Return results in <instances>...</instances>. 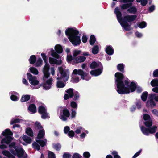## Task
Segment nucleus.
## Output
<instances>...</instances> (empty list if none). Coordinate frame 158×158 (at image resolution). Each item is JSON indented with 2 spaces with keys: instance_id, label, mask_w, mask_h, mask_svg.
I'll list each match as a JSON object with an SVG mask.
<instances>
[{
  "instance_id": "c03bdc74",
  "label": "nucleus",
  "mask_w": 158,
  "mask_h": 158,
  "mask_svg": "<svg viewBox=\"0 0 158 158\" xmlns=\"http://www.w3.org/2000/svg\"><path fill=\"white\" fill-rule=\"evenodd\" d=\"M35 127L36 129H40L43 128L42 127L41 125V124L40 123L38 122H36L35 124Z\"/></svg>"
},
{
  "instance_id": "6e6552de",
  "label": "nucleus",
  "mask_w": 158,
  "mask_h": 158,
  "mask_svg": "<svg viewBox=\"0 0 158 158\" xmlns=\"http://www.w3.org/2000/svg\"><path fill=\"white\" fill-rule=\"evenodd\" d=\"M114 13L116 15L118 20L124 29L126 31L130 30L131 29L130 26L127 22L123 21L122 20V14L118 7H116L115 9Z\"/></svg>"
},
{
  "instance_id": "052dcab7",
  "label": "nucleus",
  "mask_w": 158,
  "mask_h": 158,
  "mask_svg": "<svg viewBox=\"0 0 158 158\" xmlns=\"http://www.w3.org/2000/svg\"><path fill=\"white\" fill-rule=\"evenodd\" d=\"M88 38L86 36L83 35L82 38V41L83 43H86L87 40Z\"/></svg>"
},
{
  "instance_id": "f704fd0d",
  "label": "nucleus",
  "mask_w": 158,
  "mask_h": 158,
  "mask_svg": "<svg viewBox=\"0 0 158 158\" xmlns=\"http://www.w3.org/2000/svg\"><path fill=\"white\" fill-rule=\"evenodd\" d=\"M65 86V84L58 80L57 82L56 86L58 88H62Z\"/></svg>"
},
{
  "instance_id": "0eeeda50",
  "label": "nucleus",
  "mask_w": 158,
  "mask_h": 158,
  "mask_svg": "<svg viewBox=\"0 0 158 158\" xmlns=\"http://www.w3.org/2000/svg\"><path fill=\"white\" fill-rule=\"evenodd\" d=\"M58 70L57 79H62L65 81H67L69 79V74L68 69H66L64 66H62L59 67L58 68Z\"/></svg>"
},
{
  "instance_id": "603ef678",
  "label": "nucleus",
  "mask_w": 158,
  "mask_h": 158,
  "mask_svg": "<svg viewBox=\"0 0 158 158\" xmlns=\"http://www.w3.org/2000/svg\"><path fill=\"white\" fill-rule=\"evenodd\" d=\"M71 106L74 108H77V103L74 101H72L70 103Z\"/></svg>"
},
{
  "instance_id": "7ed1b4c3",
  "label": "nucleus",
  "mask_w": 158,
  "mask_h": 158,
  "mask_svg": "<svg viewBox=\"0 0 158 158\" xmlns=\"http://www.w3.org/2000/svg\"><path fill=\"white\" fill-rule=\"evenodd\" d=\"M55 50L52 48L51 49L50 52H49L51 56L55 59L52 57H49V62L50 64H60L62 62V60L57 59H60V56L58 54L61 53L63 51L62 47L60 44L56 45L54 47Z\"/></svg>"
},
{
  "instance_id": "69168bd1",
  "label": "nucleus",
  "mask_w": 158,
  "mask_h": 158,
  "mask_svg": "<svg viewBox=\"0 0 158 158\" xmlns=\"http://www.w3.org/2000/svg\"><path fill=\"white\" fill-rule=\"evenodd\" d=\"M50 72L52 75H54L55 74V69L54 67H51L50 69Z\"/></svg>"
},
{
  "instance_id": "37998d69",
  "label": "nucleus",
  "mask_w": 158,
  "mask_h": 158,
  "mask_svg": "<svg viewBox=\"0 0 158 158\" xmlns=\"http://www.w3.org/2000/svg\"><path fill=\"white\" fill-rule=\"evenodd\" d=\"M84 132H82L80 135V137L81 139H84L86 136V134H88L89 131L88 130H85L83 131Z\"/></svg>"
},
{
  "instance_id": "473e14b6",
  "label": "nucleus",
  "mask_w": 158,
  "mask_h": 158,
  "mask_svg": "<svg viewBox=\"0 0 158 158\" xmlns=\"http://www.w3.org/2000/svg\"><path fill=\"white\" fill-rule=\"evenodd\" d=\"M36 57L34 55H32L30 57L29 60L30 63L31 64H34L36 61Z\"/></svg>"
},
{
  "instance_id": "6e6d98bb",
  "label": "nucleus",
  "mask_w": 158,
  "mask_h": 158,
  "mask_svg": "<svg viewBox=\"0 0 158 158\" xmlns=\"http://www.w3.org/2000/svg\"><path fill=\"white\" fill-rule=\"evenodd\" d=\"M68 133V136L71 138H73L74 137L75 135L74 132L73 130L69 131Z\"/></svg>"
},
{
  "instance_id": "bf43d9fd",
  "label": "nucleus",
  "mask_w": 158,
  "mask_h": 158,
  "mask_svg": "<svg viewBox=\"0 0 158 158\" xmlns=\"http://www.w3.org/2000/svg\"><path fill=\"white\" fill-rule=\"evenodd\" d=\"M71 155L69 153H65L64 154L63 157V158H69L71 157Z\"/></svg>"
},
{
  "instance_id": "9d476101",
  "label": "nucleus",
  "mask_w": 158,
  "mask_h": 158,
  "mask_svg": "<svg viewBox=\"0 0 158 158\" xmlns=\"http://www.w3.org/2000/svg\"><path fill=\"white\" fill-rule=\"evenodd\" d=\"M140 129L144 135H148L150 133L152 134L155 133L156 131L157 127L154 126L151 128H146L143 126H141L140 127Z\"/></svg>"
},
{
  "instance_id": "4468645a",
  "label": "nucleus",
  "mask_w": 158,
  "mask_h": 158,
  "mask_svg": "<svg viewBox=\"0 0 158 158\" xmlns=\"http://www.w3.org/2000/svg\"><path fill=\"white\" fill-rule=\"evenodd\" d=\"M27 75L29 82L31 85L36 86L39 84V81L36 77L33 76L30 73H27Z\"/></svg>"
},
{
  "instance_id": "2eb2a0df",
  "label": "nucleus",
  "mask_w": 158,
  "mask_h": 158,
  "mask_svg": "<svg viewBox=\"0 0 158 158\" xmlns=\"http://www.w3.org/2000/svg\"><path fill=\"white\" fill-rule=\"evenodd\" d=\"M153 95H149L148 99L146 103V106L147 107L152 108L156 106V103L152 98Z\"/></svg>"
},
{
  "instance_id": "79ce46f5",
  "label": "nucleus",
  "mask_w": 158,
  "mask_h": 158,
  "mask_svg": "<svg viewBox=\"0 0 158 158\" xmlns=\"http://www.w3.org/2000/svg\"><path fill=\"white\" fill-rule=\"evenodd\" d=\"M124 65L123 64H119L117 66L118 69L122 72H124Z\"/></svg>"
},
{
  "instance_id": "3c124183",
  "label": "nucleus",
  "mask_w": 158,
  "mask_h": 158,
  "mask_svg": "<svg viewBox=\"0 0 158 158\" xmlns=\"http://www.w3.org/2000/svg\"><path fill=\"white\" fill-rule=\"evenodd\" d=\"M111 154L114 156V158H120V156L118 155V152L116 151L113 152Z\"/></svg>"
},
{
  "instance_id": "423d86ee",
  "label": "nucleus",
  "mask_w": 158,
  "mask_h": 158,
  "mask_svg": "<svg viewBox=\"0 0 158 158\" xmlns=\"http://www.w3.org/2000/svg\"><path fill=\"white\" fill-rule=\"evenodd\" d=\"M2 135L4 136V138L1 141L0 148L3 149L7 148V146L4 143L8 145L13 140L12 137L13 133L9 129H6L2 133Z\"/></svg>"
},
{
  "instance_id": "393cba45",
  "label": "nucleus",
  "mask_w": 158,
  "mask_h": 158,
  "mask_svg": "<svg viewBox=\"0 0 158 158\" xmlns=\"http://www.w3.org/2000/svg\"><path fill=\"white\" fill-rule=\"evenodd\" d=\"M38 112L40 114H43L47 112V109L45 106L44 105L40 106L38 108Z\"/></svg>"
},
{
  "instance_id": "cd10ccee",
  "label": "nucleus",
  "mask_w": 158,
  "mask_h": 158,
  "mask_svg": "<svg viewBox=\"0 0 158 158\" xmlns=\"http://www.w3.org/2000/svg\"><path fill=\"white\" fill-rule=\"evenodd\" d=\"M127 11L131 14H135L137 12V9L135 6L129 7L127 10Z\"/></svg>"
},
{
  "instance_id": "e433bc0d",
  "label": "nucleus",
  "mask_w": 158,
  "mask_h": 158,
  "mask_svg": "<svg viewBox=\"0 0 158 158\" xmlns=\"http://www.w3.org/2000/svg\"><path fill=\"white\" fill-rule=\"evenodd\" d=\"M72 56L71 55H68L67 57V60L68 62L70 63H72L73 64H74L75 63L73 62V60Z\"/></svg>"
},
{
  "instance_id": "4d7b16f0",
  "label": "nucleus",
  "mask_w": 158,
  "mask_h": 158,
  "mask_svg": "<svg viewBox=\"0 0 158 158\" xmlns=\"http://www.w3.org/2000/svg\"><path fill=\"white\" fill-rule=\"evenodd\" d=\"M70 130V128L68 126H66L64 128V131L65 134H67L68 133Z\"/></svg>"
},
{
  "instance_id": "58836bf2",
  "label": "nucleus",
  "mask_w": 158,
  "mask_h": 158,
  "mask_svg": "<svg viewBox=\"0 0 158 158\" xmlns=\"http://www.w3.org/2000/svg\"><path fill=\"white\" fill-rule=\"evenodd\" d=\"M84 129L82 127L80 126L77 128L75 130V132L77 134H80L81 131H83L84 130Z\"/></svg>"
},
{
  "instance_id": "8fccbe9b",
  "label": "nucleus",
  "mask_w": 158,
  "mask_h": 158,
  "mask_svg": "<svg viewBox=\"0 0 158 158\" xmlns=\"http://www.w3.org/2000/svg\"><path fill=\"white\" fill-rule=\"evenodd\" d=\"M48 158H55V155L53 152L49 151L48 152Z\"/></svg>"
},
{
  "instance_id": "7c9ffc66",
  "label": "nucleus",
  "mask_w": 158,
  "mask_h": 158,
  "mask_svg": "<svg viewBox=\"0 0 158 158\" xmlns=\"http://www.w3.org/2000/svg\"><path fill=\"white\" fill-rule=\"evenodd\" d=\"M29 70L31 72L35 75H37L39 73V72L37 69L35 67H31L29 68Z\"/></svg>"
},
{
  "instance_id": "1a4fd4ad",
  "label": "nucleus",
  "mask_w": 158,
  "mask_h": 158,
  "mask_svg": "<svg viewBox=\"0 0 158 158\" xmlns=\"http://www.w3.org/2000/svg\"><path fill=\"white\" fill-rule=\"evenodd\" d=\"M90 67L91 69L98 68L97 69L92 70L90 72V74L93 76H98L101 74L102 72L103 67L100 62H93L91 64Z\"/></svg>"
},
{
  "instance_id": "bb28decb",
  "label": "nucleus",
  "mask_w": 158,
  "mask_h": 158,
  "mask_svg": "<svg viewBox=\"0 0 158 158\" xmlns=\"http://www.w3.org/2000/svg\"><path fill=\"white\" fill-rule=\"evenodd\" d=\"M28 109L32 113H35L36 112V107L34 104L30 105Z\"/></svg>"
},
{
  "instance_id": "c85d7f7f",
  "label": "nucleus",
  "mask_w": 158,
  "mask_h": 158,
  "mask_svg": "<svg viewBox=\"0 0 158 158\" xmlns=\"http://www.w3.org/2000/svg\"><path fill=\"white\" fill-rule=\"evenodd\" d=\"M41 56H42L45 63V65L43 68V69L44 68L46 65H48V71H49V65L48 63H47V61H48V58L44 53H41Z\"/></svg>"
},
{
  "instance_id": "a211bd4d",
  "label": "nucleus",
  "mask_w": 158,
  "mask_h": 158,
  "mask_svg": "<svg viewBox=\"0 0 158 158\" xmlns=\"http://www.w3.org/2000/svg\"><path fill=\"white\" fill-rule=\"evenodd\" d=\"M66 94H65L64 96V99L67 100L69 97L72 98L73 95V89L71 88L69 89L66 91Z\"/></svg>"
},
{
  "instance_id": "ea45409f",
  "label": "nucleus",
  "mask_w": 158,
  "mask_h": 158,
  "mask_svg": "<svg viewBox=\"0 0 158 158\" xmlns=\"http://www.w3.org/2000/svg\"><path fill=\"white\" fill-rule=\"evenodd\" d=\"M96 41V39L94 35H91L90 39V43L91 45H93Z\"/></svg>"
},
{
  "instance_id": "09e8293b",
  "label": "nucleus",
  "mask_w": 158,
  "mask_h": 158,
  "mask_svg": "<svg viewBox=\"0 0 158 158\" xmlns=\"http://www.w3.org/2000/svg\"><path fill=\"white\" fill-rule=\"evenodd\" d=\"M61 146L60 144H53V148L56 150H58L61 148Z\"/></svg>"
},
{
  "instance_id": "4be33fe9",
  "label": "nucleus",
  "mask_w": 158,
  "mask_h": 158,
  "mask_svg": "<svg viewBox=\"0 0 158 158\" xmlns=\"http://www.w3.org/2000/svg\"><path fill=\"white\" fill-rule=\"evenodd\" d=\"M45 131L44 129L42 128L39 130L36 139H40L44 138L45 136Z\"/></svg>"
},
{
  "instance_id": "a19ab883",
  "label": "nucleus",
  "mask_w": 158,
  "mask_h": 158,
  "mask_svg": "<svg viewBox=\"0 0 158 158\" xmlns=\"http://www.w3.org/2000/svg\"><path fill=\"white\" fill-rule=\"evenodd\" d=\"M43 64V61L42 59L40 58H39L36 62V66L37 67L40 66L42 65Z\"/></svg>"
},
{
  "instance_id": "5701e85b",
  "label": "nucleus",
  "mask_w": 158,
  "mask_h": 158,
  "mask_svg": "<svg viewBox=\"0 0 158 158\" xmlns=\"http://www.w3.org/2000/svg\"><path fill=\"white\" fill-rule=\"evenodd\" d=\"M26 134L28 136L33 137L34 135V133L30 127H27L25 130Z\"/></svg>"
},
{
  "instance_id": "72a5a7b5",
  "label": "nucleus",
  "mask_w": 158,
  "mask_h": 158,
  "mask_svg": "<svg viewBox=\"0 0 158 158\" xmlns=\"http://www.w3.org/2000/svg\"><path fill=\"white\" fill-rule=\"evenodd\" d=\"M148 95V93L147 92H144L142 93V95L141 96V98L143 101H146Z\"/></svg>"
},
{
  "instance_id": "774afa93",
  "label": "nucleus",
  "mask_w": 158,
  "mask_h": 158,
  "mask_svg": "<svg viewBox=\"0 0 158 158\" xmlns=\"http://www.w3.org/2000/svg\"><path fill=\"white\" fill-rule=\"evenodd\" d=\"M152 113L154 115L158 116V111L156 109H153L152 110Z\"/></svg>"
},
{
  "instance_id": "9b49d317",
  "label": "nucleus",
  "mask_w": 158,
  "mask_h": 158,
  "mask_svg": "<svg viewBox=\"0 0 158 158\" xmlns=\"http://www.w3.org/2000/svg\"><path fill=\"white\" fill-rule=\"evenodd\" d=\"M73 74L80 75L81 78L83 80H88L90 79V77L88 76L87 74L84 72L81 69H74L73 71Z\"/></svg>"
},
{
  "instance_id": "20e7f679",
  "label": "nucleus",
  "mask_w": 158,
  "mask_h": 158,
  "mask_svg": "<svg viewBox=\"0 0 158 158\" xmlns=\"http://www.w3.org/2000/svg\"><path fill=\"white\" fill-rule=\"evenodd\" d=\"M65 33L73 45L77 46L80 44V37L78 35L79 32L76 28H68L66 29Z\"/></svg>"
},
{
  "instance_id": "dca6fc26",
  "label": "nucleus",
  "mask_w": 158,
  "mask_h": 158,
  "mask_svg": "<svg viewBox=\"0 0 158 158\" xmlns=\"http://www.w3.org/2000/svg\"><path fill=\"white\" fill-rule=\"evenodd\" d=\"M143 119L145 120L144 124L147 127H150L152 125V121L150 119V116L149 115L144 114Z\"/></svg>"
},
{
  "instance_id": "4c0bfd02",
  "label": "nucleus",
  "mask_w": 158,
  "mask_h": 158,
  "mask_svg": "<svg viewBox=\"0 0 158 158\" xmlns=\"http://www.w3.org/2000/svg\"><path fill=\"white\" fill-rule=\"evenodd\" d=\"M98 52V46H94L92 49V52L94 54H97Z\"/></svg>"
},
{
  "instance_id": "5fc2aeb1",
  "label": "nucleus",
  "mask_w": 158,
  "mask_h": 158,
  "mask_svg": "<svg viewBox=\"0 0 158 158\" xmlns=\"http://www.w3.org/2000/svg\"><path fill=\"white\" fill-rule=\"evenodd\" d=\"M83 156L86 158H89L90 156V153L88 152H85L83 154Z\"/></svg>"
},
{
  "instance_id": "13d9d810",
  "label": "nucleus",
  "mask_w": 158,
  "mask_h": 158,
  "mask_svg": "<svg viewBox=\"0 0 158 158\" xmlns=\"http://www.w3.org/2000/svg\"><path fill=\"white\" fill-rule=\"evenodd\" d=\"M41 118L43 119H46L48 118L49 117L48 114V113L46 112L44 113L43 114H42Z\"/></svg>"
},
{
  "instance_id": "a18cd8bd",
  "label": "nucleus",
  "mask_w": 158,
  "mask_h": 158,
  "mask_svg": "<svg viewBox=\"0 0 158 158\" xmlns=\"http://www.w3.org/2000/svg\"><path fill=\"white\" fill-rule=\"evenodd\" d=\"M138 2H140L141 5L143 6H145L148 2L147 0H136Z\"/></svg>"
},
{
  "instance_id": "ddd939ff",
  "label": "nucleus",
  "mask_w": 158,
  "mask_h": 158,
  "mask_svg": "<svg viewBox=\"0 0 158 158\" xmlns=\"http://www.w3.org/2000/svg\"><path fill=\"white\" fill-rule=\"evenodd\" d=\"M70 116L69 110L67 108H64L60 112L59 115V118L63 121H66L68 118Z\"/></svg>"
},
{
  "instance_id": "49530a36",
  "label": "nucleus",
  "mask_w": 158,
  "mask_h": 158,
  "mask_svg": "<svg viewBox=\"0 0 158 158\" xmlns=\"http://www.w3.org/2000/svg\"><path fill=\"white\" fill-rule=\"evenodd\" d=\"M147 24L145 22H142L139 23L138 24L139 27L141 28H143L146 27Z\"/></svg>"
},
{
  "instance_id": "0e129e2a",
  "label": "nucleus",
  "mask_w": 158,
  "mask_h": 158,
  "mask_svg": "<svg viewBox=\"0 0 158 158\" xmlns=\"http://www.w3.org/2000/svg\"><path fill=\"white\" fill-rule=\"evenodd\" d=\"M149 95H153L152 97V98L154 99L155 101L158 102V95H156V94H151Z\"/></svg>"
},
{
  "instance_id": "39448f33",
  "label": "nucleus",
  "mask_w": 158,
  "mask_h": 158,
  "mask_svg": "<svg viewBox=\"0 0 158 158\" xmlns=\"http://www.w3.org/2000/svg\"><path fill=\"white\" fill-rule=\"evenodd\" d=\"M48 66L46 65L43 69V89L45 90H48L51 87L52 84V78H48L50 74L48 71Z\"/></svg>"
},
{
  "instance_id": "c9c22d12",
  "label": "nucleus",
  "mask_w": 158,
  "mask_h": 158,
  "mask_svg": "<svg viewBox=\"0 0 158 158\" xmlns=\"http://www.w3.org/2000/svg\"><path fill=\"white\" fill-rule=\"evenodd\" d=\"M71 114L70 119H72L75 118L76 115V111L75 110H74L73 109L71 110Z\"/></svg>"
},
{
  "instance_id": "338daca9",
  "label": "nucleus",
  "mask_w": 158,
  "mask_h": 158,
  "mask_svg": "<svg viewBox=\"0 0 158 158\" xmlns=\"http://www.w3.org/2000/svg\"><path fill=\"white\" fill-rule=\"evenodd\" d=\"M153 75L154 77H158V69L154 71Z\"/></svg>"
},
{
  "instance_id": "e2e57ef3",
  "label": "nucleus",
  "mask_w": 158,
  "mask_h": 158,
  "mask_svg": "<svg viewBox=\"0 0 158 158\" xmlns=\"http://www.w3.org/2000/svg\"><path fill=\"white\" fill-rule=\"evenodd\" d=\"M79 78L78 77H76L75 78H73L72 80V82L73 83H77L79 81Z\"/></svg>"
},
{
  "instance_id": "2f4dec72",
  "label": "nucleus",
  "mask_w": 158,
  "mask_h": 158,
  "mask_svg": "<svg viewBox=\"0 0 158 158\" xmlns=\"http://www.w3.org/2000/svg\"><path fill=\"white\" fill-rule=\"evenodd\" d=\"M151 85L152 87L156 86H158V79H154L152 80L151 82Z\"/></svg>"
},
{
  "instance_id": "f8f14e48",
  "label": "nucleus",
  "mask_w": 158,
  "mask_h": 158,
  "mask_svg": "<svg viewBox=\"0 0 158 158\" xmlns=\"http://www.w3.org/2000/svg\"><path fill=\"white\" fill-rule=\"evenodd\" d=\"M36 142H34L32 144L33 147L34 148L39 150L40 149V146L39 143L41 146L43 147L45 146L47 143V140L46 139L44 140H40L36 139Z\"/></svg>"
},
{
  "instance_id": "680f3d73",
  "label": "nucleus",
  "mask_w": 158,
  "mask_h": 158,
  "mask_svg": "<svg viewBox=\"0 0 158 158\" xmlns=\"http://www.w3.org/2000/svg\"><path fill=\"white\" fill-rule=\"evenodd\" d=\"M81 156L78 153H75L73 156V158H80Z\"/></svg>"
},
{
  "instance_id": "864d4df0",
  "label": "nucleus",
  "mask_w": 158,
  "mask_h": 158,
  "mask_svg": "<svg viewBox=\"0 0 158 158\" xmlns=\"http://www.w3.org/2000/svg\"><path fill=\"white\" fill-rule=\"evenodd\" d=\"M81 53V51L78 50H75L73 52V56L75 57L77 56L78 55L80 54Z\"/></svg>"
},
{
  "instance_id": "412c9836",
  "label": "nucleus",
  "mask_w": 158,
  "mask_h": 158,
  "mask_svg": "<svg viewBox=\"0 0 158 158\" xmlns=\"http://www.w3.org/2000/svg\"><path fill=\"white\" fill-rule=\"evenodd\" d=\"M85 59L86 58L84 56H78L76 59L73 58V62L75 63L83 62L85 60Z\"/></svg>"
},
{
  "instance_id": "f3484780",
  "label": "nucleus",
  "mask_w": 158,
  "mask_h": 158,
  "mask_svg": "<svg viewBox=\"0 0 158 158\" xmlns=\"http://www.w3.org/2000/svg\"><path fill=\"white\" fill-rule=\"evenodd\" d=\"M22 139L26 143H30L31 142V139L30 138L28 137L27 135H23L19 139V141L23 145H25L26 144L24 143H22V142L20 140Z\"/></svg>"
},
{
  "instance_id": "6ab92c4d",
  "label": "nucleus",
  "mask_w": 158,
  "mask_h": 158,
  "mask_svg": "<svg viewBox=\"0 0 158 158\" xmlns=\"http://www.w3.org/2000/svg\"><path fill=\"white\" fill-rule=\"evenodd\" d=\"M11 94L10 99L13 101H17L19 98V94L16 92H11L9 93Z\"/></svg>"
},
{
  "instance_id": "f03ea898",
  "label": "nucleus",
  "mask_w": 158,
  "mask_h": 158,
  "mask_svg": "<svg viewBox=\"0 0 158 158\" xmlns=\"http://www.w3.org/2000/svg\"><path fill=\"white\" fill-rule=\"evenodd\" d=\"M9 146L11 148V153L7 150H4L2 152V153L5 156L8 157H13V155L17 156L19 158H26L27 157V154L19 145L13 142L10 144Z\"/></svg>"
},
{
  "instance_id": "f257e3e1",
  "label": "nucleus",
  "mask_w": 158,
  "mask_h": 158,
  "mask_svg": "<svg viewBox=\"0 0 158 158\" xmlns=\"http://www.w3.org/2000/svg\"><path fill=\"white\" fill-rule=\"evenodd\" d=\"M116 77L115 84L117 85L116 90L120 94H127L130 92L135 91L136 88V91L138 93L142 91V89L139 87H136V84L133 82L129 83L128 80L122 81L124 76L123 74L119 72L115 74Z\"/></svg>"
},
{
  "instance_id": "de8ad7c7",
  "label": "nucleus",
  "mask_w": 158,
  "mask_h": 158,
  "mask_svg": "<svg viewBox=\"0 0 158 158\" xmlns=\"http://www.w3.org/2000/svg\"><path fill=\"white\" fill-rule=\"evenodd\" d=\"M21 121V119L18 118H13L10 121V124H13L15 123L19 122Z\"/></svg>"
},
{
  "instance_id": "a878e982",
  "label": "nucleus",
  "mask_w": 158,
  "mask_h": 158,
  "mask_svg": "<svg viewBox=\"0 0 158 158\" xmlns=\"http://www.w3.org/2000/svg\"><path fill=\"white\" fill-rule=\"evenodd\" d=\"M106 52L109 55H112L114 52V50L110 46H107L106 48Z\"/></svg>"
},
{
  "instance_id": "c756f323",
  "label": "nucleus",
  "mask_w": 158,
  "mask_h": 158,
  "mask_svg": "<svg viewBox=\"0 0 158 158\" xmlns=\"http://www.w3.org/2000/svg\"><path fill=\"white\" fill-rule=\"evenodd\" d=\"M30 98V96L29 95H23L22 96L21 101L22 102H25L28 101Z\"/></svg>"
},
{
  "instance_id": "aec40b11",
  "label": "nucleus",
  "mask_w": 158,
  "mask_h": 158,
  "mask_svg": "<svg viewBox=\"0 0 158 158\" xmlns=\"http://www.w3.org/2000/svg\"><path fill=\"white\" fill-rule=\"evenodd\" d=\"M136 18V15H128L124 16L123 19L128 22H131L134 21Z\"/></svg>"
},
{
  "instance_id": "b1692460",
  "label": "nucleus",
  "mask_w": 158,
  "mask_h": 158,
  "mask_svg": "<svg viewBox=\"0 0 158 158\" xmlns=\"http://www.w3.org/2000/svg\"><path fill=\"white\" fill-rule=\"evenodd\" d=\"M132 6V3H124L121 4L120 7L122 10H125L128 9L129 7H131Z\"/></svg>"
}]
</instances>
